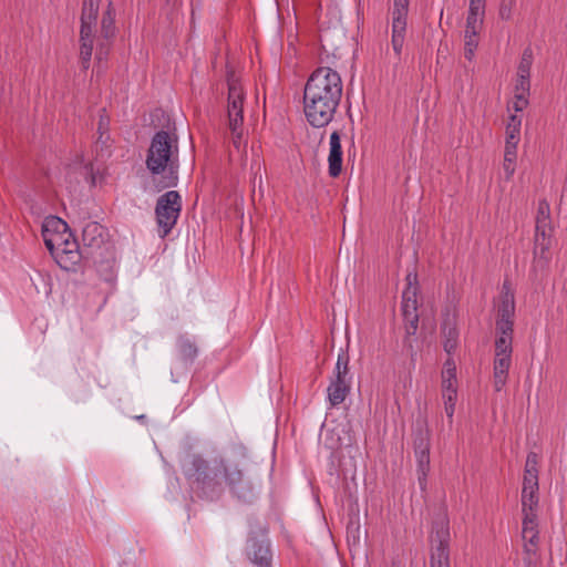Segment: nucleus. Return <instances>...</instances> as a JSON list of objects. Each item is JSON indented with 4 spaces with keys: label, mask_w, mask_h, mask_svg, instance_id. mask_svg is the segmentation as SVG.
<instances>
[{
    "label": "nucleus",
    "mask_w": 567,
    "mask_h": 567,
    "mask_svg": "<svg viewBox=\"0 0 567 567\" xmlns=\"http://www.w3.org/2000/svg\"><path fill=\"white\" fill-rule=\"evenodd\" d=\"M193 472L190 474L198 484L202 492L210 499L219 497L223 493L221 477L231 494L244 503H252L261 487V481H252L246 477L237 464L227 460H220L218 466L212 470L208 463L195 456L192 461Z\"/></svg>",
    "instance_id": "f257e3e1"
},
{
    "label": "nucleus",
    "mask_w": 567,
    "mask_h": 567,
    "mask_svg": "<svg viewBox=\"0 0 567 567\" xmlns=\"http://www.w3.org/2000/svg\"><path fill=\"white\" fill-rule=\"evenodd\" d=\"M342 97L340 74L328 66L317 68L303 90V112L313 127H324L334 117Z\"/></svg>",
    "instance_id": "f03ea898"
},
{
    "label": "nucleus",
    "mask_w": 567,
    "mask_h": 567,
    "mask_svg": "<svg viewBox=\"0 0 567 567\" xmlns=\"http://www.w3.org/2000/svg\"><path fill=\"white\" fill-rule=\"evenodd\" d=\"M146 167L152 174L155 190L174 187L178 181V141L167 131L155 133L147 150Z\"/></svg>",
    "instance_id": "7ed1b4c3"
},
{
    "label": "nucleus",
    "mask_w": 567,
    "mask_h": 567,
    "mask_svg": "<svg viewBox=\"0 0 567 567\" xmlns=\"http://www.w3.org/2000/svg\"><path fill=\"white\" fill-rule=\"evenodd\" d=\"M227 117L234 146L239 150L244 136L245 91L234 70H227Z\"/></svg>",
    "instance_id": "20e7f679"
},
{
    "label": "nucleus",
    "mask_w": 567,
    "mask_h": 567,
    "mask_svg": "<svg viewBox=\"0 0 567 567\" xmlns=\"http://www.w3.org/2000/svg\"><path fill=\"white\" fill-rule=\"evenodd\" d=\"M539 456L536 452H529L526 457L523 486H522V514L538 515L539 484H538Z\"/></svg>",
    "instance_id": "39448f33"
},
{
    "label": "nucleus",
    "mask_w": 567,
    "mask_h": 567,
    "mask_svg": "<svg viewBox=\"0 0 567 567\" xmlns=\"http://www.w3.org/2000/svg\"><path fill=\"white\" fill-rule=\"evenodd\" d=\"M44 244L58 265L65 270H73L81 261L79 244L72 234H44Z\"/></svg>",
    "instance_id": "423d86ee"
},
{
    "label": "nucleus",
    "mask_w": 567,
    "mask_h": 567,
    "mask_svg": "<svg viewBox=\"0 0 567 567\" xmlns=\"http://www.w3.org/2000/svg\"><path fill=\"white\" fill-rule=\"evenodd\" d=\"M181 210L182 198L178 192L168 190L157 198L155 215L162 238L176 225Z\"/></svg>",
    "instance_id": "0eeeda50"
},
{
    "label": "nucleus",
    "mask_w": 567,
    "mask_h": 567,
    "mask_svg": "<svg viewBox=\"0 0 567 567\" xmlns=\"http://www.w3.org/2000/svg\"><path fill=\"white\" fill-rule=\"evenodd\" d=\"M349 355L341 352L336 363L334 375L327 389L331 406L340 405L350 393Z\"/></svg>",
    "instance_id": "6e6552de"
},
{
    "label": "nucleus",
    "mask_w": 567,
    "mask_h": 567,
    "mask_svg": "<svg viewBox=\"0 0 567 567\" xmlns=\"http://www.w3.org/2000/svg\"><path fill=\"white\" fill-rule=\"evenodd\" d=\"M433 546L431 550V567H451L450 566V527L446 519H441L434 524Z\"/></svg>",
    "instance_id": "1a4fd4ad"
},
{
    "label": "nucleus",
    "mask_w": 567,
    "mask_h": 567,
    "mask_svg": "<svg viewBox=\"0 0 567 567\" xmlns=\"http://www.w3.org/2000/svg\"><path fill=\"white\" fill-rule=\"evenodd\" d=\"M522 538L524 540V567H533L539 544L538 515H524L522 519Z\"/></svg>",
    "instance_id": "9d476101"
},
{
    "label": "nucleus",
    "mask_w": 567,
    "mask_h": 567,
    "mask_svg": "<svg viewBox=\"0 0 567 567\" xmlns=\"http://www.w3.org/2000/svg\"><path fill=\"white\" fill-rule=\"evenodd\" d=\"M496 318V332L506 334L507 330H514L515 298L507 282H504Z\"/></svg>",
    "instance_id": "9b49d317"
},
{
    "label": "nucleus",
    "mask_w": 567,
    "mask_h": 567,
    "mask_svg": "<svg viewBox=\"0 0 567 567\" xmlns=\"http://www.w3.org/2000/svg\"><path fill=\"white\" fill-rule=\"evenodd\" d=\"M414 452L417 460V480L421 489L426 487V476L430 471V436L427 430H420L414 436Z\"/></svg>",
    "instance_id": "f8f14e48"
},
{
    "label": "nucleus",
    "mask_w": 567,
    "mask_h": 567,
    "mask_svg": "<svg viewBox=\"0 0 567 567\" xmlns=\"http://www.w3.org/2000/svg\"><path fill=\"white\" fill-rule=\"evenodd\" d=\"M247 555L249 559L259 567H269L271 563V550L265 533L260 537H249L247 543Z\"/></svg>",
    "instance_id": "ddd939ff"
},
{
    "label": "nucleus",
    "mask_w": 567,
    "mask_h": 567,
    "mask_svg": "<svg viewBox=\"0 0 567 567\" xmlns=\"http://www.w3.org/2000/svg\"><path fill=\"white\" fill-rule=\"evenodd\" d=\"M115 31V9L113 8L112 2L110 1L107 9L104 12L101 21V35L107 42V44L105 47L104 42H99L95 53V59L97 61H102L104 55L107 53L109 41L114 38Z\"/></svg>",
    "instance_id": "4468645a"
},
{
    "label": "nucleus",
    "mask_w": 567,
    "mask_h": 567,
    "mask_svg": "<svg viewBox=\"0 0 567 567\" xmlns=\"http://www.w3.org/2000/svg\"><path fill=\"white\" fill-rule=\"evenodd\" d=\"M441 337L444 351L451 355L458 346V329L454 315L447 313L441 326Z\"/></svg>",
    "instance_id": "2eb2a0df"
},
{
    "label": "nucleus",
    "mask_w": 567,
    "mask_h": 567,
    "mask_svg": "<svg viewBox=\"0 0 567 567\" xmlns=\"http://www.w3.org/2000/svg\"><path fill=\"white\" fill-rule=\"evenodd\" d=\"M106 237V229L97 221H87L82 229V243L86 248H102L105 244Z\"/></svg>",
    "instance_id": "dca6fc26"
},
{
    "label": "nucleus",
    "mask_w": 567,
    "mask_h": 567,
    "mask_svg": "<svg viewBox=\"0 0 567 567\" xmlns=\"http://www.w3.org/2000/svg\"><path fill=\"white\" fill-rule=\"evenodd\" d=\"M328 172L333 178L342 172V147L339 131H333L330 135V152L328 156Z\"/></svg>",
    "instance_id": "f3484780"
},
{
    "label": "nucleus",
    "mask_w": 567,
    "mask_h": 567,
    "mask_svg": "<svg viewBox=\"0 0 567 567\" xmlns=\"http://www.w3.org/2000/svg\"><path fill=\"white\" fill-rule=\"evenodd\" d=\"M535 235H553L550 206L546 199H540L538 202L537 214L535 218Z\"/></svg>",
    "instance_id": "a211bd4d"
},
{
    "label": "nucleus",
    "mask_w": 567,
    "mask_h": 567,
    "mask_svg": "<svg viewBox=\"0 0 567 567\" xmlns=\"http://www.w3.org/2000/svg\"><path fill=\"white\" fill-rule=\"evenodd\" d=\"M550 245L551 235H535L534 237V260L540 266L545 267L550 260Z\"/></svg>",
    "instance_id": "6ab92c4d"
},
{
    "label": "nucleus",
    "mask_w": 567,
    "mask_h": 567,
    "mask_svg": "<svg viewBox=\"0 0 567 567\" xmlns=\"http://www.w3.org/2000/svg\"><path fill=\"white\" fill-rule=\"evenodd\" d=\"M409 0H394L392 12V34H403L406 29Z\"/></svg>",
    "instance_id": "aec40b11"
},
{
    "label": "nucleus",
    "mask_w": 567,
    "mask_h": 567,
    "mask_svg": "<svg viewBox=\"0 0 567 567\" xmlns=\"http://www.w3.org/2000/svg\"><path fill=\"white\" fill-rule=\"evenodd\" d=\"M512 357H497L494 358V389L499 392L506 384L508 378V370L511 368Z\"/></svg>",
    "instance_id": "412c9836"
},
{
    "label": "nucleus",
    "mask_w": 567,
    "mask_h": 567,
    "mask_svg": "<svg viewBox=\"0 0 567 567\" xmlns=\"http://www.w3.org/2000/svg\"><path fill=\"white\" fill-rule=\"evenodd\" d=\"M93 31L87 30V28L80 30V62L83 70H87L90 68L93 52Z\"/></svg>",
    "instance_id": "4be33fe9"
},
{
    "label": "nucleus",
    "mask_w": 567,
    "mask_h": 567,
    "mask_svg": "<svg viewBox=\"0 0 567 567\" xmlns=\"http://www.w3.org/2000/svg\"><path fill=\"white\" fill-rule=\"evenodd\" d=\"M99 7L100 0H84L81 13L80 30L87 28V30L93 31L97 18Z\"/></svg>",
    "instance_id": "5701e85b"
},
{
    "label": "nucleus",
    "mask_w": 567,
    "mask_h": 567,
    "mask_svg": "<svg viewBox=\"0 0 567 567\" xmlns=\"http://www.w3.org/2000/svg\"><path fill=\"white\" fill-rule=\"evenodd\" d=\"M513 331L507 330L506 334L497 333V338L495 340V355L497 357H512V341H513Z\"/></svg>",
    "instance_id": "b1692460"
},
{
    "label": "nucleus",
    "mask_w": 567,
    "mask_h": 567,
    "mask_svg": "<svg viewBox=\"0 0 567 567\" xmlns=\"http://www.w3.org/2000/svg\"><path fill=\"white\" fill-rule=\"evenodd\" d=\"M405 321V338L403 340V346L406 350V352L410 354L411 359L414 360L415 351L413 347V342L411 337L415 334L419 326V316H415L414 319L412 318H404Z\"/></svg>",
    "instance_id": "393cba45"
},
{
    "label": "nucleus",
    "mask_w": 567,
    "mask_h": 567,
    "mask_svg": "<svg viewBox=\"0 0 567 567\" xmlns=\"http://www.w3.org/2000/svg\"><path fill=\"white\" fill-rule=\"evenodd\" d=\"M44 234L52 236L53 234H63L68 233V224L59 217H49L45 219L42 226V236Z\"/></svg>",
    "instance_id": "a878e982"
},
{
    "label": "nucleus",
    "mask_w": 567,
    "mask_h": 567,
    "mask_svg": "<svg viewBox=\"0 0 567 567\" xmlns=\"http://www.w3.org/2000/svg\"><path fill=\"white\" fill-rule=\"evenodd\" d=\"M533 51L530 48H526L523 51L518 68L517 75H529L530 76V68L533 64Z\"/></svg>",
    "instance_id": "bb28decb"
},
{
    "label": "nucleus",
    "mask_w": 567,
    "mask_h": 567,
    "mask_svg": "<svg viewBox=\"0 0 567 567\" xmlns=\"http://www.w3.org/2000/svg\"><path fill=\"white\" fill-rule=\"evenodd\" d=\"M522 118L517 115H511L506 125V137L511 140H520Z\"/></svg>",
    "instance_id": "cd10ccee"
},
{
    "label": "nucleus",
    "mask_w": 567,
    "mask_h": 567,
    "mask_svg": "<svg viewBox=\"0 0 567 567\" xmlns=\"http://www.w3.org/2000/svg\"><path fill=\"white\" fill-rule=\"evenodd\" d=\"M478 45V34L464 33V56L468 61L474 58L475 50Z\"/></svg>",
    "instance_id": "c85d7f7f"
},
{
    "label": "nucleus",
    "mask_w": 567,
    "mask_h": 567,
    "mask_svg": "<svg viewBox=\"0 0 567 567\" xmlns=\"http://www.w3.org/2000/svg\"><path fill=\"white\" fill-rule=\"evenodd\" d=\"M483 16L467 14L464 33L478 34L483 25Z\"/></svg>",
    "instance_id": "c756f323"
},
{
    "label": "nucleus",
    "mask_w": 567,
    "mask_h": 567,
    "mask_svg": "<svg viewBox=\"0 0 567 567\" xmlns=\"http://www.w3.org/2000/svg\"><path fill=\"white\" fill-rule=\"evenodd\" d=\"M442 395H457L456 375H442Z\"/></svg>",
    "instance_id": "7c9ffc66"
},
{
    "label": "nucleus",
    "mask_w": 567,
    "mask_h": 567,
    "mask_svg": "<svg viewBox=\"0 0 567 567\" xmlns=\"http://www.w3.org/2000/svg\"><path fill=\"white\" fill-rule=\"evenodd\" d=\"M412 280L416 282V274H409L406 276L408 287L403 291L402 301L416 300V285H413Z\"/></svg>",
    "instance_id": "2f4dec72"
},
{
    "label": "nucleus",
    "mask_w": 567,
    "mask_h": 567,
    "mask_svg": "<svg viewBox=\"0 0 567 567\" xmlns=\"http://www.w3.org/2000/svg\"><path fill=\"white\" fill-rule=\"evenodd\" d=\"M516 0H502L498 9V17L505 21L511 20Z\"/></svg>",
    "instance_id": "473e14b6"
},
{
    "label": "nucleus",
    "mask_w": 567,
    "mask_h": 567,
    "mask_svg": "<svg viewBox=\"0 0 567 567\" xmlns=\"http://www.w3.org/2000/svg\"><path fill=\"white\" fill-rule=\"evenodd\" d=\"M529 75H517L516 84H515V93L527 94L529 95L530 90V80Z\"/></svg>",
    "instance_id": "72a5a7b5"
},
{
    "label": "nucleus",
    "mask_w": 567,
    "mask_h": 567,
    "mask_svg": "<svg viewBox=\"0 0 567 567\" xmlns=\"http://www.w3.org/2000/svg\"><path fill=\"white\" fill-rule=\"evenodd\" d=\"M402 313L404 318L414 319L417 315V300L402 301Z\"/></svg>",
    "instance_id": "f704fd0d"
},
{
    "label": "nucleus",
    "mask_w": 567,
    "mask_h": 567,
    "mask_svg": "<svg viewBox=\"0 0 567 567\" xmlns=\"http://www.w3.org/2000/svg\"><path fill=\"white\" fill-rule=\"evenodd\" d=\"M467 14L483 16L485 14V0H470Z\"/></svg>",
    "instance_id": "c9c22d12"
},
{
    "label": "nucleus",
    "mask_w": 567,
    "mask_h": 567,
    "mask_svg": "<svg viewBox=\"0 0 567 567\" xmlns=\"http://www.w3.org/2000/svg\"><path fill=\"white\" fill-rule=\"evenodd\" d=\"M456 398L457 395H443L444 409L446 416L450 419V422H452L454 415Z\"/></svg>",
    "instance_id": "e433bc0d"
},
{
    "label": "nucleus",
    "mask_w": 567,
    "mask_h": 567,
    "mask_svg": "<svg viewBox=\"0 0 567 567\" xmlns=\"http://www.w3.org/2000/svg\"><path fill=\"white\" fill-rule=\"evenodd\" d=\"M527 105H528V95L527 94H520V93L514 94L513 107L516 112L523 111Z\"/></svg>",
    "instance_id": "4c0bfd02"
},
{
    "label": "nucleus",
    "mask_w": 567,
    "mask_h": 567,
    "mask_svg": "<svg viewBox=\"0 0 567 567\" xmlns=\"http://www.w3.org/2000/svg\"><path fill=\"white\" fill-rule=\"evenodd\" d=\"M516 157L504 156L503 168L506 174V179H509L515 173Z\"/></svg>",
    "instance_id": "58836bf2"
},
{
    "label": "nucleus",
    "mask_w": 567,
    "mask_h": 567,
    "mask_svg": "<svg viewBox=\"0 0 567 567\" xmlns=\"http://www.w3.org/2000/svg\"><path fill=\"white\" fill-rule=\"evenodd\" d=\"M519 140H511L506 137L504 156L516 157V150Z\"/></svg>",
    "instance_id": "ea45409f"
},
{
    "label": "nucleus",
    "mask_w": 567,
    "mask_h": 567,
    "mask_svg": "<svg viewBox=\"0 0 567 567\" xmlns=\"http://www.w3.org/2000/svg\"><path fill=\"white\" fill-rule=\"evenodd\" d=\"M442 375H456V364L451 355L444 362Z\"/></svg>",
    "instance_id": "a19ab883"
},
{
    "label": "nucleus",
    "mask_w": 567,
    "mask_h": 567,
    "mask_svg": "<svg viewBox=\"0 0 567 567\" xmlns=\"http://www.w3.org/2000/svg\"><path fill=\"white\" fill-rule=\"evenodd\" d=\"M404 43L403 34H392V47L394 52L400 55Z\"/></svg>",
    "instance_id": "79ce46f5"
},
{
    "label": "nucleus",
    "mask_w": 567,
    "mask_h": 567,
    "mask_svg": "<svg viewBox=\"0 0 567 567\" xmlns=\"http://www.w3.org/2000/svg\"><path fill=\"white\" fill-rule=\"evenodd\" d=\"M182 352L186 358H194L197 353L195 346L188 341H185L181 346Z\"/></svg>",
    "instance_id": "37998d69"
}]
</instances>
